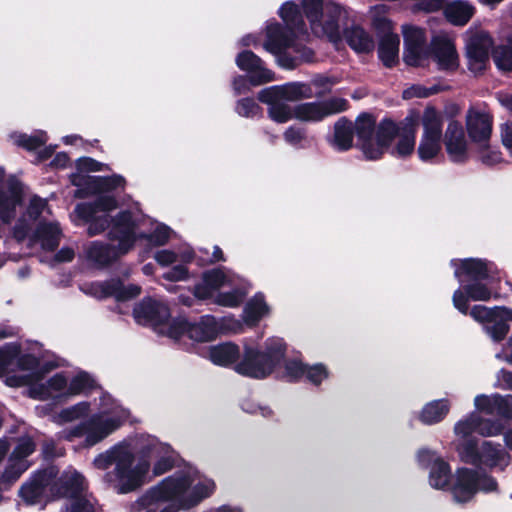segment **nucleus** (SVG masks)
<instances>
[{
    "mask_svg": "<svg viewBox=\"0 0 512 512\" xmlns=\"http://www.w3.org/2000/svg\"><path fill=\"white\" fill-rule=\"evenodd\" d=\"M353 133L357 146L367 160H377L390 148L397 133L396 123L383 119L378 125L370 114H361L355 123L340 118L334 125L332 145L339 151H346L353 145Z\"/></svg>",
    "mask_w": 512,
    "mask_h": 512,
    "instance_id": "1",
    "label": "nucleus"
},
{
    "mask_svg": "<svg viewBox=\"0 0 512 512\" xmlns=\"http://www.w3.org/2000/svg\"><path fill=\"white\" fill-rule=\"evenodd\" d=\"M193 482L194 479L191 476L176 473L151 487L142 497V503L151 506L158 502H171L160 511L154 510V512H178L181 509L194 507L211 495L215 484L207 479L192 486Z\"/></svg>",
    "mask_w": 512,
    "mask_h": 512,
    "instance_id": "2",
    "label": "nucleus"
},
{
    "mask_svg": "<svg viewBox=\"0 0 512 512\" xmlns=\"http://www.w3.org/2000/svg\"><path fill=\"white\" fill-rule=\"evenodd\" d=\"M128 417V410L115 402L109 395H104L101 398L100 412L93 414L87 420L73 427L63 430L61 437L71 442L82 439L83 447H93L117 431Z\"/></svg>",
    "mask_w": 512,
    "mask_h": 512,
    "instance_id": "3",
    "label": "nucleus"
},
{
    "mask_svg": "<svg viewBox=\"0 0 512 512\" xmlns=\"http://www.w3.org/2000/svg\"><path fill=\"white\" fill-rule=\"evenodd\" d=\"M93 463L102 470L115 464L114 470L106 474V479L119 493H128L140 487L149 471V462L145 459L136 462L133 451L125 444L115 445L99 454Z\"/></svg>",
    "mask_w": 512,
    "mask_h": 512,
    "instance_id": "4",
    "label": "nucleus"
},
{
    "mask_svg": "<svg viewBox=\"0 0 512 512\" xmlns=\"http://www.w3.org/2000/svg\"><path fill=\"white\" fill-rule=\"evenodd\" d=\"M280 16L286 23L287 29H283L279 24H271L267 27V40L264 48L275 55L282 53L288 48H293L295 52L300 53L296 59L280 58L279 63L285 68L292 69L297 66L298 61H309L312 52L309 49L302 48L296 43L291 34H305V23L299 12L298 6L293 2H286L280 8Z\"/></svg>",
    "mask_w": 512,
    "mask_h": 512,
    "instance_id": "5",
    "label": "nucleus"
},
{
    "mask_svg": "<svg viewBox=\"0 0 512 512\" xmlns=\"http://www.w3.org/2000/svg\"><path fill=\"white\" fill-rule=\"evenodd\" d=\"M302 8L313 33L327 37L337 47L342 41L341 28L346 24L347 12L329 0H303Z\"/></svg>",
    "mask_w": 512,
    "mask_h": 512,
    "instance_id": "6",
    "label": "nucleus"
},
{
    "mask_svg": "<svg viewBox=\"0 0 512 512\" xmlns=\"http://www.w3.org/2000/svg\"><path fill=\"white\" fill-rule=\"evenodd\" d=\"M110 240H117L118 245L103 244L98 241L91 242L86 248L89 260L98 265H107L121 255L126 254L134 245L135 233L130 223V212H121L113 220L109 232Z\"/></svg>",
    "mask_w": 512,
    "mask_h": 512,
    "instance_id": "7",
    "label": "nucleus"
},
{
    "mask_svg": "<svg viewBox=\"0 0 512 512\" xmlns=\"http://www.w3.org/2000/svg\"><path fill=\"white\" fill-rule=\"evenodd\" d=\"M285 346L281 339H269L266 351L260 352L252 347H245L244 357L235 365V371L241 375L262 379L270 375L283 359Z\"/></svg>",
    "mask_w": 512,
    "mask_h": 512,
    "instance_id": "8",
    "label": "nucleus"
},
{
    "mask_svg": "<svg viewBox=\"0 0 512 512\" xmlns=\"http://www.w3.org/2000/svg\"><path fill=\"white\" fill-rule=\"evenodd\" d=\"M19 372L21 374H32V381L27 386L30 397L39 400H46L57 393L68 389V380L63 374H55L46 383H39L46 371L39 368L38 359L30 354L21 355L18 360Z\"/></svg>",
    "mask_w": 512,
    "mask_h": 512,
    "instance_id": "9",
    "label": "nucleus"
},
{
    "mask_svg": "<svg viewBox=\"0 0 512 512\" xmlns=\"http://www.w3.org/2000/svg\"><path fill=\"white\" fill-rule=\"evenodd\" d=\"M457 451L464 462L476 466L503 470L510 463V455L500 444L491 441H484L480 448L473 441H466L458 444Z\"/></svg>",
    "mask_w": 512,
    "mask_h": 512,
    "instance_id": "10",
    "label": "nucleus"
},
{
    "mask_svg": "<svg viewBox=\"0 0 512 512\" xmlns=\"http://www.w3.org/2000/svg\"><path fill=\"white\" fill-rule=\"evenodd\" d=\"M117 208V201L112 196H104L94 203H80L74 209L75 220L88 223L89 236H95L110 226L108 212Z\"/></svg>",
    "mask_w": 512,
    "mask_h": 512,
    "instance_id": "11",
    "label": "nucleus"
},
{
    "mask_svg": "<svg viewBox=\"0 0 512 512\" xmlns=\"http://www.w3.org/2000/svg\"><path fill=\"white\" fill-rule=\"evenodd\" d=\"M496 488L497 483L492 477L468 468H461L456 471L451 492L456 502L465 503L470 501L478 491L489 492Z\"/></svg>",
    "mask_w": 512,
    "mask_h": 512,
    "instance_id": "12",
    "label": "nucleus"
},
{
    "mask_svg": "<svg viewBox=\"0 0 512 512\" xmlns=\"http://www.w3.org/2000/svg\"><path fill=\"white\" fill-rule=\"evenodd\" d=\"M404 62L413 67H426L431 60V45L427 44L425 30L412 25H403Z\"/></svg>",
    "mask_w": 512,
    "mask_h": 512,
    "instance_id": "13",
    "label": "nucleus"
},
{
    "mask_svg": "<svg viewBox=\"0 0 512 512\" xmlns=\"http://www.w3.org/2000/svg\"><path fill=\"white\" fill-rule=\"evenodd\" d=\"M348 102L344 98L334 97L320 102H309L294 108V117L301 121H320L323 118L345 111Z\"/></svg>",
    "mask_w": 512,
    "mask_h": 512,
    "instance_id": "14",
    "label": "nucleus"
},
{
    "mask_svg": "<svg viewBox=\"0 0 512 512\" xmlns=\"http://www.w3.org/2000/svg\"><path fill=\"white\" fill-rule=\"evenodd\" d=\"M492 46V38L487 32L479 31L469 35L466 42V56L470 71L481 73L485 70Z\"/></svg>",
    "mask_w": 512,
    "mask_h": 512,
    "instance_id": "15",
    "label": "nucleus"
},
{
    "mask_svg": "<svg viewBox=\"0 0 512 512\" xmlns=\"http://www.w3.org/2000/svg\"><path fill=\"white\" fill-rule=\"evenodd\" d=\"M431 59H433L439 71L446 73H454L460 66L456 46L447 35L441 34L432 38Z\"/></svg>",
    "mask_w": 512,
    "mask_h": 512,
    "instance_id": "16",
    "label": "nucleus"
},
{
    "mask_svg": "<svg viewBox=\"0 0 512 512\" xmlns=\"http://www.w3.org/2000/svg\"><path fill=\"white\" fill-rule=\"evenodd\" d=\"M442 138L446 153L452 162L462 163L469 158V142L459 121L450 120Z\"/></svg>",
    "mask_w": 512,
    "mask_h": 512,
    "instance_id": "17",
    "label": "nucleus"
},
{
    "mask_svg": "<svg viewBox=\"0 0 512 512\" xmlns=\"http://www.w3.org/2000/svg\"><path fill=\"white\" fill-rule=\"evenodd\" d=\"M155 460L153 475L160 476L169 471L174 464L173 451L168 444L161 443L155 438H149L146 445L141 449V456L138 460Z\"/></svg>",
    "mask_w": 512,
    "mask_h": 512,
    "instance_id": "18",
    "label": "nucleus"
},
{
    "mask_svg": "<svg viewBox=\"0 0 512 512\" xmlns=\"http://www.w3.org/2000/svg\"><path fill=\"white\" fill-rule=\"evenodd\" d=\"M465 125L471 141L477 147L488 148L492 134V117L488 113L469 109L465 117Z\"/></svg>",
    "mask_w": 512,
    "mask_h": 512,
    "instance_id": "19",
    "label": "nucleus"
},
{
    "mask_svg": "<svg viewBox=\"0 0 512 512\" xmlns=\"http://www.w3.org/2000/svg\"><path fill=\"white\" fill-rule=\"evenodd\" d=\"M312 97L311 88L302 83H290L283 86H272L265 88L258 93V100L261 102H272L282 100L283 102H294L304 98Z\"/></svg>",
    "mask_w": 512,
    "mask_h": 512,
    "instance_id": "20",
    "label": "nucleus"
},
{
    "mask_svg": "<svg viewBox=\"0 0 512 512\" xmlns=\"http://www.w3.org/2000/svg\"><path fill=\"white\" fill-rule=\"evenodd\" d=\"M418 126V116L416 111H411L402 121L401 127H397L399 139L395 147L391 150L393 156L405 158L415 151V132Z\"/></svg>",
    "mask_w": 512,
    "mask_h": 512,
    "instance_id": "21",
    "label": "nucleus"
},
{
    "mask_svg": "<svg viewBox=\"0 0 512 512\" xmlns=\"http://www.w3.org/2000/svg\"><path fill=\"white\" fill-rule=\"evenodd\" d=\"M134 317L139 324L161 327L169 318L168 307L152 299H144L133 311Z\"/></svg>",
    "mask_w": 512,
    "mask_h": 512,
    "instance_id": "22",
    "label": "nucleus"
},
{
    "mask_svg": "<svg viewBox=\"0 0 512 512\" xmlns=\"http://www.w3.org/2000/svg\"><path fill=\"white\" fill-rule=\"evenodd\" d=\"M418 460L424 466H428L432 463L429 483L433 488L444 489L447 487L450 479V468L446 462L428 449L419 451Z\"/></svg>",
    "mask_w": 512,
    "mask_h": 512,
    "instance_id": "23",
    "label": "nucleus"
},
{
    "mask_svg": "<svg viewBox=\"0 0 512 512\" xmlns=\"http://www.w3.org/2000/svg\"><path fill=\"white\" fill-rule=\"evenodd\" d=\"M10 351L0 349V377L4 378V383L10 387H23L32 381V374H21L19 372L18 360Z\"/></svg>",
    "mask_w": 512,
    "mask_h": 512,
    "instance_id": "24",
    "label": "nucleus"
},
{
    "mask_svg": "<svg viewBox=\"0 0 512 512\" xmlns=\"http://www.w3.org/2000/svg\"><path fill=\"white\" fill-rule=\"evenodd\" d=\"M202 283L195 286V296L199 299H207L214 292L234 283V275L224 269L216 268L203 274Z\"/></svg>",
    "mask_w": 512,
    "mask_h": 512,
    "instance_id": "25",
    "label": "nucleus"
},
{
    "mask_svg": "<svg viewBox=\"0 0 512 512\" xmlns=\"http://www.w3.org/2000/svg\"><path fill=\"white\" fill-rule=\"evenodd\" d=\"M236 64L241 70L252 73L250 83L254 86L274 80L273 72L264 68L262 60L251 51L238 54Z\"/></svg>",
    "mask_w": 512,
    "mask_h": 512,
    "instance_id": "26",
    "label": "nucleus"
},
{
    "mask_svg": "<svg viewBox=\"0 0 512 512\" xmlns=\"http://www.w3.org/2000/svg\"><path fill=\"white\" fill-rule=\"evenodd\" d=\"M140 292L141 289L139 286L129 285L125 287L118 279L91 285V293L97 298L114 297L117 300L124 301L138 296Z\"/></svg>",
    "mask_w": 512,
    "mask_h": 512,
    "instance_id": "27",
    "label": "nucleus"
},
{
    "mask_svg": "<svg viewBox=\"0 0 512 512\" xmlns=\"http://www.w3.org/2000/svg\"><path fill=\"white\" fill-rule=\"evenodd\" d=\"M72 183L75 186L86 185L87 193L96 194L112 191L118 187H123L125 180L120 175L109 177H80L74 176Z\"/></svg>",
    "mask_w": 512,
    "mask_h": 512,
    "instance_id": "28",
    "label": "nucleus"
},
{
    "mask_svg": "<svg viewBox=\"0 0 512 512\" xmlns=\"http://www.w3.org/2000/svg\"><path fill=\"white\" fill-rule=\"evenodd\" d=\"M474 405L478 411L486 414H512L510 395H478L475 397Z\"/></svg>",
    "mask_w": 512,
    "mask_h": 512,
    "instance_id": "29",
    "label": "nucleus"
},
{
    "mask_svg": "<svg viewBox=\"0 0 512 512\" xmlns=\"http://www.w3.org/2000/svg\"><path fill=\"white\" fill-rule=\"evenodd\" d=\"M52 474V470L39 471L34 474L28 482L21 486L19 491L21 498L29 505L38 503Z\"/></svg>",
    "mask_w": 512,
    "mask_h": 512,
    "instance_id": "30",
    "label": "nucleus"
},
{
    "mask_svg": "<svg viewBox=\"0 0 512 512\" xmlns=\"http://www.w3.org/2000/svg\"><path fill=\"white\" fill-rule=\"evenodd\" d=\"M418 124L421 125V135L443 137L444 115L436 107L427 105L421 114H418Z\"/></svg>",
    "mask_w": 512,
    "mask_h": 512,
    "instance_id": "31",
    "label": "nucleus"
},
{
    "mask_svg": "<svg viewBox=\"0 0 512 512\" xmlns=\"http://www.w3.org/2000/svg\"><path fill=\"white\" fill-rule=\"evenodd\" d=\"M344 36L350 48L357 53H370L375 47L372 36L359 26L345 29Z\"/></svg>",
    "mask_w": 512,
    "mask_h": 512,
    "instance_id": "32",
    "label": "nucleus"
},
{
    "mask_svg": "<svg viewBox=\"0 0 512 512\" xmlns=\"http://www.w3.org/2000/svg\"><path fill=\"white\" fill-rule=\"evenodd\" d=\"M474 13L475 7L464 0L453 1L444 8L445 18L456 26L465 25Z\"/></svg>",
    "mask_w": 512,
    "mask_h": 512,
    "instance_id": "33",
    "label": "nucleus"
},
{
    "mask_svg": "<svg viewBox=\"0 0 512 512\" xmlns=\"http://www.w3.org/2000/svg\"><path fill=\"white\" fill-rule=\"evenodd\" d=\"M217 333L218 327L213 316H204L195 324L188 323L187 335L192 340L198 342L210 341L216 337Z\"/></svg>",
    "mask_w": 512,
    "mask_h": 512,
    "instance_id": "34",
    "label": "nucleus"
},
{
    "mask_svg": "<svg viewBox=\"0 0 512 512\" xmlns=\"http://www.w3.org/2000/svg\"><path fill=\"white\" fill-rule=\"evenodd\" d=\"M400 39L397 34H385L378 47V55L386 67H393L399 61Z\"/></svg>",
    "mask_w": 512,
    "mask_h": 512,
    "instance_id": "35",
    "label": "nucleus"
},
{
    "mask_svg": "<svg viewBox=\"0 0 512 512\" xmlns=\"http://www.w3.org/2000/svg\"><path fill=\"white\" fill-rule=\"evenodd\" d=\"M269 313V306L264 295L257 293L245 305L243 319L249 325H255L261 318Z\"/></svg>",
    "mask_w": 512,
    "mask_h": 512,
    "instance_id": "36",
    "label": "nucleus"
},
{
    "mask_svg": "<svg viewBox=\"0 0 512 512\" xmlns=\"http://www.w3.org/2000/svg\"><path fill=\"white\" fill-rule=\"evenodd\" d=\"M239 357V349L235 344L223 343L209 349L210 360L220 366H227Z\"/></svg>",
    "mask_w": 512,
    "mask_h": 512,
    "instance_id": "37",
    "label": "nucleus"
},
{
    "mask_svg": "<svg viewBox=\"0 0 512 512\" xmlns=\"http://www.w3.org/2000/svg\"><path fill=\"white\" fill-rule=\"evenodd\" d=\"M20 200V190L17 186H10L7 192L0 191V218L4 222H9L13 218Z\"/></svg>",
    "mask_w": 512,
    "mask_h": 512,
    "instance_id": "38",
    "label": "nucleus"
},
{
    "mask_svg": "<svg viewBox=\"0 0 512 512\" xmlns=\"http://www.w3.org/2000/svg\"><path fill=\"white\" fill-rule=\"evenodd\" d=\"M443 138L440 136L421 135L417 153L422 161H430L437 157L442 148Z\"/></svg>",
    "mask_w": 512,
    "mask_h": 512,
    "instance_id": "39",
    "label": "nucleus"
},
{
    "mask_svg": "<svg viewBox=\"0 0 512 512\" xmlns=\"http://www.w3.org/2000/svg\"><path fill=\"white\" fill-rule=\"evenodd\" d=\"M449 404L445 400H435L427 405L421 411L420 420L427 424H435L440 422L448 413Z\"/></svg>",
    "mask_w": 512,
    "mask_h": 512,
    "instance_id": "40",
    "label": "nucleus"
},
{
    "mask_svg": "<svg viewBox=\"0 0 512 512\" xmlns=\"http://www.w3.org/2000/svg\"><path fill=\"white\" fill-rule=\"evenodd\" d=\"M486 263L479 259H466L460 262V267L455 270V277L459 278L466 274L474 279H485L488 277Z\"/></svg>",
    "mask_w": 512,
    "mask_h": 512,
    "instance_id": "41",
    "label": "nucleus"
},
{
    "mask_svg": "<svg viewBox=\"0 0 512 512\" xmlns=\"http://www.w3.org/2000/svg\"><path fill=\"white\" fill-rule=\"evenodd\" d=\"M44 249L52 250L58 245L60 228L57 223H41L36 231Z\"/></svg>",
    "mask_w": 512,
    "mask_h": 512,
    "instance_id": "42",
    "label": "nucleus"
},
{
    "mask_svg": "<svg viewBox=\"0 0 512 512\" xmlns=\"http://www.w3.org/2000/svg\"><path fill=\"white\" fill-rule=\"evenodd\" d=\"M510 314L511 310L506 307L487 308L482 305H475L470 311V315L479 322H491L498 317H509Z\"/></svg>",
    "mask_w": 512,
    "mask_h": 512,
    "instance_id": "43",
    "label": "nucleus"
},
{
    "mask_svg": "<svg viewBox=\"0 0 512 512\" xmlns=\"http://www.w3.org/2000/svg\"><path fill=\"white\" fill-rule=\"evenodd\" d=\"M130 223L133 225V231L135 233V240L137 238L147 239L151 244L161 246L164 245L170 237V229L167 226H157L153 233L147 234L144 232H138L136 223L132 220L130 215Z\"/></svg>",
    "mask_w": 512,
    "mask_h": 512,
    "instance_id": "44",
    "label": "nucleus"
},
{
    "mask_svg": "<svg viewBox=\"0 0 512 512\" xmlns=\"http://www.w3.org/2000/svg\"><path fill=\"white\" fill-rule=\"evenodd\" d=\"M28 467L29 464L26 460L15 461L14 459L9 458L8 465L0 479L1 484L9 486L15 482L21 474L28 469Z\"/></svg>",
    "mask_w": 512,
    "mask_h": 512,
    "instance_id": "45",
    "label": "nucleus"
},
{
    "mask_svg": "<svg viewBox=\"0 0 512 512\" xmlns=\"http://www.w3.org/2000/svg\"><path fill=\"white\" fill-rule=\"evenodd\" d=\"M492 59L496 67L502 72L512 71V47L509 45L497 46L492 51Z\"/></svg>",
    "mask_w": 512,
    "mask_h": 512,
    "instance_id": "46",
    "label": "nucleus"
},
{
    "mask_svg": "<svg viewBox=\"0 0 512 512\" xmlns=\"http://www.w3.org/2000/svg\"><path fill=\"white\" fill-rule=\"evenodd\" d=\"M268 104L269 110L268 114L270 118L278 123H285L294 117V109L292 110L289 105H287L282 100L265 102Z\"/></svg>",
    "mask_w": 512,
    "mask_h": 512,
    "instance_id": "47",
    "label": "nucleus"
},
{
    "mask_svg": "<svg viewBox=\"0 0 512 512\" xmlns=\"http://www.w3.org/2000/svg\"><path fill=\"white\" fill-rule=\"evenodd\" d=\"M512 319V311L509 317H498L496 320H492L491 325L485 326V330L488 335L496 342L503 340L509 332L508 321Z\"/></svg>",
    "mask_w": 512,
    "mask_h": 512,
    "instance_id": "48",
    "label": "nucleus"
},
{
    "mask_svg": "<svg viewBox=\"0 0 512 512\" xmlns=\"http://www.w3.org/2000/svg\"><path fill=\"white\" fill-rule=\"evenodd\" d=\"M246 292L241 289H234L229 292L219 293L214 298V303L224 307L235 308L240 306L245 298Z\"/></svg>",
    "mask_w": 512,
    "mask_h": 512,
    "instance_id": "49",
    "label": "nucleus"
},
{
    "mask_svg": "<svg viewBox=\"0 0 512 512\" xmlns=\"http://www.w3.org/2000/svg\"><path fill=\"white\" fill-rule=\"evenodd\" d=\"M47 135L44 131H37L34 135L20 134L15 137V143L27 150H35L44 145Z\"/></svg>",
    "mask_w": 512,
    "mask_h": 512,
    "instance_id": "50",
    "label": "nucleus"
},
{
    "mask_svg": "<svg viewBox=\"0 0 512 512\" xmlns=\"http://www.w3.org/2000/svg\"><path fill=\"white\" fill-rule=\"evenodd\" d=\"M90 411L88 402H79L71 407L63 409L59 413V419L63 422H72L86 416Z\"/></svg>",
    "mask_w": 512,
    "mask_h": 512,
    "instance_id": "51",
    "label": "nucleus"
},
{
    "mask_svg": "<svg viewBox=\"0 0 512 512\" xmlns=\"http://www.w3.org/2000/svg\"><path fill=\"white\" fill-rule=\"evenodd\" d=\"M454 432L457 436L463 438L464 441L461 444L466 442L467 441V440H465L466 437H468L472 433H474V432L478 433L477 414L472 413L465 419L458 421L455 424Z\"/></svg>",
    "mask_w": 512,
    "mask_h": 512,
    "instance_id": "52",
    "label": "nucleus"
},
{
    "mask_svg": "<svg viewBox=\"0 0 512 512\" xmlns=\"http://www.w3.org/2000/svg\"><path fill=\"white\" fill-rule=\"evenodd\" d=\"M163 328H160V332L166 333L170 338L178 339L183 334L187 333L188 322L186 319L180 317L172 320L169 323H164Z\"/></svg>",
    "mask_w": 512,
    "mask_h": 512,
    "instance_id": "53",
    "label": "nucleus"
},
{
    "mask_svg": "<svg viewBox=\"0 0 512 512\" xmlns=\"http://www.w3.org/2000/svg\"><path fill=\"white\" fill-rule=\"evenodd\" d=\"M478 434L484 437L496 436L502 433L504 427L500 421L482 419L477 414Z\"/></svg>",
    "mask_w": 512,
    "mask_h": 512,
    "instance_id": "54",
    "label": "nucleus"
},
{
    "mask_svg": "<svg viewBox=\"0 0 512 512\" xmlns=\"http://www.w3.org/2000/svg\"><path fill=\"white\" fill-rule=\"evenodd\" d=\"M440 91L439 86L434 85L431 87H426L421 84L412 85L411 87L405 89L403 91L404 99H412V98H427L431 95L437 94Z\"/></svg>",
    "mask_w": 512,
    "mask_h": 512,
    "instance_id": "55",
    "label": "nucleus"
},
{
    "mask_svg": "<svg viewBox=\"0 0 512 512\" xmlns=\"http://www.w3.org/2000/svg\"><path fill=\"white\" fill-rule=\"evenodd\" d=\"M93 386V381L86 373H80L75 376L67 389V393L70 395L80 394Z\"/></svg>",
    "mask_w": 512,
    "mask_h": 512,
    "instance_id": "56",
    "label": "nucleus"
},
{
    "mask_svg": "<svg viewBox=\"0 0 512 512\" xmlns=\"http://www.w3.org/2000/svg\"><path fill=\"white\" fill-rule=\"evenodd\" d=\"M35 450V444L29 437H22L19 439L17 446L14 448L10 458L15 461L25 460L27 456L32 454Z\"/></svg>",
    "mask_w": 512,
    "mask_h": 512,
    "instance_id": "57",
    "label": "nucleus"
},
{
    "mask_svg": "<svg viewBox=\"0 0 512 512\" xmlns=\"http://www.w3.org/2000/svg\"><path fill=\"white\" fill-rule=\"evenodd\" d=\"M283 136H284L285 141L293 147L302 148L305 146L304 145V143L306 141L305 130L300 127H296V126L289 127L284 132Z\"/></svg>",
    "mask_w": 512,
    "mask_h": 512,
    "instance_id": "58",
    "label": "nucleus"
},
{
    "mask_svg": "<svg viewBox=\"0 0 512 512\" xmlns=\"http://www.w3.org/2000/svg\"><path fill=\"white\" fill-rule=\"evenodd\" d=\"M466 293L474 301H487L491 297V291L481 283H474L466 286Z\"/></svg>",
    "mask_w": 512,
    "mask_h": 512,
    "instance_id": "59",
    "label": "nucleus"
},
{
    "mask_svg": "<svg viewBox=\"0 0 512 512\" xmlns=\"http://www.w3.org/2000/svg\"><path fill=\"white\" fill-rule=\"evenodd\" d=\"M237 112L244 117H253L260 111L259 105L251 98H244L237 103Z\"/></svg>",
    "mask_w": 512,
    "mask_h": 512,
    "instance_id": "60",
    "label": "nucleus"
},
{
    "mask_svg": "<svg viewBox=\"0 0 512 512\" xmlns=\"http://www.w3.org/2000/svg\"><path fill=\"white\" fill-rule=\"evenodd\" d=\"M478 152L479 158L484 164L494 165L501 160L500 152L490 146V141L488 142V148L478 147Z\"/></svg>",
    "mask_w": 512,
    "mask_h": 512,
    "instance_id": "61",
    "label": "nucleus"
},
{
    "mask_svg": "<svg viewBox=\"0 0 512 512\" xmlns=\"http://www.w3.org/2000/svg\"><path fill=\"white\" fill-rule=\"evenodd\" d=\"M304 374H306L308 380L311 383L316 385L319 384L323 379H325L328 376L326 368L321 364L305 368Z\"/></svg>",
    "mask_w": 512,
    "mask_h": 512,
    "instance_id": "62",
    "label": "nucleus"
},
{
    "mask_svg": "<svg viewBox=\"0 0 512 512\" xmlns=\"http://www.w3.org/2000/svg\"><path fill=\"white\" fill-rule=\"evenodd\" d=\"M47 209V202L39 197H33L30 201L27 213L31 219H36Z\"/></svg>",
    "mask_w": 512,
    "mask_h": 512,
    "instance_id": "63",
    "label": "nucleus"
},
{
    "mask_svg": "<svg viewBox=\"0 0 512 512\" xmlns=\"http://www.w3.org/2000/svg\"><path fill=\"white\" fill-rule=\"evenodd\" d=\"M286 377L289 380H296L305 373V367L298 361H288L285 364Z\"/></svg>",
    "mask_w": 512,
    "mask_h": 512,
    "instance_id": "64",
    "label": "nucleus"
}]
</instances>
